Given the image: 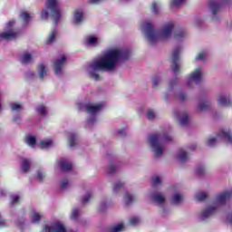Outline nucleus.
<instances>
[{
	"label": "nucleus",
	"mask_w": 232,
	"mask_h": 232,
	"mask_svg": "<svg viewBox=\"0 0 232 232\" xmlns=\"http://www.w3.org/2000/svg\"><path fill=\"white\" fill-rule=\"evenodd\" d=\"M86 46H97L99 44V39L95 36H88L85 39Z\"/></svg>",
	"instance_id": "25"
},
{
	"label": "nucleus",
	"mask_w": 232,
	"mask_h": 232,
	"mask_svg": "<svg viewBox=\"0 0 232 232\" xmlns=\"http://www.w3.org/2000/svg\"><path fill=\"white\" fill-rule=\"evenodd\" d=\"M52 146H53V140H41L38 143V148H40V150H44L46 148H52Z\"/></svg>",
	"instance_id": "26"
},
{
	"label": "nucleus",
	"mask_w": 232,
	"mask_h": 232,
	"mask_svg": "<svg viewBox=\"0 0 232 232\" xmlns=\"http://www.w3.org/2000/svg\"><path fill=\"white\" fill-rule=\"evenodd\" d=\"M93 122H95V116H92V119H89L87 121L88 126H92V124H93Z\"/></svg>",
	"instance_id": "58"
},
{
	"label": "nucleus",
	"mask_w": 232,
	"mask_h": 232,
	"mask_svg": "<svg viewBox=\"0 0 232 232\" xmlns=\"http://www.w3.org/2000/svg\"><path fill=\"white\" fill-rule=\"evenodd\" d=\"M152 184H153V186H160V184H162V178H160L159 176L153 177Z\"/></svg>",
	"instance_id": "43"
},
{
	"label": "nucleus",
	"mask_w": 232,
	"mask_h": 232,
	"mask_svg": "<svg viewBox=\"0 0 232 232\" xmlns=\"http://www.w3.org/2000/svg\"><path fill=\"white\" fill-rule=\"evenodd\" d=\"M92 192H88L86 194V196L82 198V202H88V200H90V198H92Z\"/></svg>",
	"instance_id": "57"
},
{
	"label": "nucleus",
	"mask_w": 232,
	"mask_h": 232,
	"mask_svg": "<svg viewBox=\"0 0 232 232\" xmlns=\"http://www.w3.org/2000/svg\"><path fill=\"white\" fill-rule=\"evenodd\" d=\"M55 37H57V29H53L51 31V34H49V37L46 40V44H52V43L55 41Z\"/></svg>",
	"instance_id": "30"
},
{
	"label": "nucleus",
	"mask_w": 232,
	"mask_h": 232,
	"mask_svg": "<svg viewBox=\"0 0 232 232\" xmlns=\"http://www.w3.org/2000/svg\"><path fill=\"white\" fill-rule=\"evenodd\" d=\"M202 23V18L198 16L194 17V26H198Z\"/></svg>",
	"instance_id": "52"
},
{
	"label": "nucleus",
	"mask_w": 232,
	"mask_h": 232,
	"mask_svg": "<svg viewBox=\"0 0 232 232\" xmlns=\"http://www.w3.org/2000/svg\"><path fill=\"white\" fill-rule=\"evenodd\" d=\"M208 197H209V192L199 190L195 194V200L204 202V200H207Z\"/></svg>",
	"instance_id": "21"
},
{
	"label": "nucleus",
	"mask_w": 232,
	"mask_h": 232,
	"mask_svg": "<svg viewBox=\"0 0 232 232\" xmlns=\"http://www.w3.org/2000/svg\"><path fill=\"white\" fill-rule=\"evenodd\" d=\"M117 171V166L111 164L109 166V173H115Z\"/></svg>",
	"instance_id": "56"
},
{
	"label": "nucleus",
	"mask_w": 232,
	"mask_h": 232,
	"mask_svg": "<svg viewBox=\"0 0 232 232\" xmlns=\"http://www.w3.org/2000/svg\"><path fill=\"white\" fill-rule=\"evenodd\" d=\"M20 18L24 21V23H28V21H30V19H32V15H30V14L22 11L20 13Z\"/></svg>",
	"instance_id": "35"
},
{
	"label": "nucleus",
	"mask_w": 232,
	"mask_h": 232,
	"mask_svg": "<svg viewBox=\"0 0 232 232\" xmlns=\"http://www.w3.org/2000/svg\"><path fill=\"white\" fill-rule=\"evenodd\" d=\"M227 222L232 226V206L229 207L227 212Z\"/></svg>",
	"instance_id": "44"
},
{
	"label": "nucleus",
	"mask_w": 232,
	"mask_h": 232,
	"mask_svg": "<svg viewBox=\"0 0 232 232\" xmlns=\"http://www.w3.org/2000/svg\"><path fill=\"white\" fill-rule=\"evenodd\" d=\"M25 144L30 146V148H35V144H37V140L34 136H27L24 140Z\"/></svg>",
	"instance_id": "28"
},
{
	"label": "nucleus",
	"mask_w": 232,
	"mask_h": 232,
	"mask_svg": "<svg viewBox=\"0 0 232 232\" xmlns=\"http://www.w3.org/2000/svg\"><path fill=\"white\" fill-rule=\"evenodd\" d=\"M170 140H173V137L170 136L168 131H161L157 134L150 135L147 140V144L155 157H162L164 151H166L164 144L170 142Z\"/></svg>",
	"instance_id": "3"
},
{
	"label": "nucleus",
	"mask_w": 232,
	"mask_h": 232,
	"mask_svg": "<svg viewBox=\"0 0 232 232\" xmlns=\"http://www.w3.org/2000/svg\"><path fill=\"white\" fill-rule=\"evenodd\" d=\"M43 232H72L66 230V227L60 221H54L44 226Z\"/></svg>",
	"instance_id": "10"
},
{
	"label": "nucleus",
	"mask_w": 232,
	"mask_h": 232,
	"mask_svg": "<svg viewBox=\"0 0 232 232\" xmlns=\"http://www.w3.org/2000/svg\"><path fill=\"white\" fill-rule=\"evenodd\" d=\"M92 5H99L102 0H88Z\"/></svg>",
	"instance_id": "61"
},
{
	"label": "nucleus",
	"mask_w": 232,
	"mask_h": 232,
	"mask_svg": "<svg viewBox=\"0 0 232 232\" xmlns=\"http://www.w3.org/2000/svg\"><path fill=\"white\" fill-rule=\"evenodd\" d=\"M47 8L51 10L52 19L54 24L61 20V9L59 8V0H47Z\"/></svg>",
	"instance_id": "7"
},
{
	"label": "nucleus",
	"mask_w": 232,
	"mask_h": 232,
	"mask_svg": "<svg viewBox=\"0 0 232 232\" xmlns=\"http://www.w3.org/2000/svg\"><path fill=\"white\" fill-rule=\"evenodd\" d=\"M34 76H35V74L34 72H27L28 79H32V77H34Z\"/></svg>",
	"instance_id": "63"
},
{
	"label": "nucleus",
	"mask_w": 232,
	"mask_h": 232,
	"mask_svg": "<svg viewBox=\"0 0 232 232\" xmlns=\"http://www.w3.org/2000/svg\"><path fill=\"white\" fill-rule=\"evenodd\" d=\"M19 200H20V198L17 195H14V196L11 197V204L13 206H15V204H18Z\"/></svg>",
	"instance_id": "49"
},
{
	"label": "nucleus",
	"mask_w": 232,
	"mask_h": 232,
	"mask_svg": "<svg viewBox=\"0 0 232 232\" xmlns=\"http://www.w3.org/2000/svg\"><path fill=\"white\" fill-rule=\"evenodd\" d=\"M218 104L222 108H229L232 106L231 98L229 93H221L218 97Z\"/></svg>",
	"instance_id": "13"
},
{
	"label": "nucleus",
	"mask_w": 232,
	"mask_h": 232,
	"mask_svg": "<svg viewBox=\"0 0 232 232\" xmlns=\"http://www.w3.org/2000/svg\"><path fill=\"white\" fill-rule=\"evenodd\" d=\"M202 77H204V72L201 67L196 68L192 71L186 80V86L188 90H193L195 88V84H199L202 82Z\"/></svg>",
	"instance_id": "5"
},
{
	"label": "nucleus",
	"mask_w": 232,
	"mask_h": 232,
	"mask_svg": "<svg viewBox=\"0 0 232 232\" xmlns=\"http://www.w3.org/2000/svg\"><path fill=\"white\" fill-rule=\"evenodd\" d=\"M124 229V224H118L111 229V232H122Z\"/></svg>",
	"instance_id": "45"
},
{
	"label": "nucleus",
	"mask_w": 232,
	"mask_h": 232,
	"mask_svg": "<svg viewBox=\"0 0 232 232\" xmlns=\"http://www.w3.org/2000/svg\"><path fill=\"white\" fill-rule=\"evenodd\" d=\"M218 140H227L232 144V133L231 131H224L222 130L219 134L217 135L216 138L210 137L207 140V146H215L218 142Z\"/></svg>",
	"instance_id": "9"
},
{
	"label": "nucleus",
	"mask_w": 232,
	"mask_h": 232,
	"mask_svg": "<svg viewBox=\"0 0 232 232\" xmlns=\"http://www.w3.org/2000/svg\"><path fill=\"white\" fill-rule=\"evenodd\" d=\"M14 24H15V21L14 20L7 23L5 32L0 34L1 39H5V41H14V39H17V37H19V33L13 29Z\"/></svg>",
	"instance_id": "8"
},
{
	"label": "nucleus",
	"mask_w": 232,
	"mask_h": 232,
	"mask_svg": "<svg viewBox=\"0 0 232 232\" xmlns=\"http://www.w3.org/2000/svg\"><path fill=\"white\" fill-rule=\"evenodd\" d=\"M58 166L63 171H70V169H72V164L66 160H59Z\"/></svg>",
	"instance_id": "23"
},
{
	"label": "nucleus",
	"mask_w": 232,
	"mask_h": 232,
	"mask_svg": "<svg viewBox=\"0 0 232 232\" xmlns=\"http://www.w3.org/2000/svg\"><path fill=\"white\" fill-rule=\"evenodd\" d=\"M64 64H66V56L62 55L60 58L54 61V73L56 75H61L64 71Z\"/></svg>",
	"instance_id": "12"
},
{
	"label": "nucleus",
	"mask_w": 232,
	"mask_h": 232,
	"mask_svg": "<svg viewBox=\"0 0 232 232\" xmlns=\"http://www.w3.org/2000/svg\"><path fill=\"white\" fill-rule=\"evenodd\" d=\"M177 97L179 99V101H186V99H188V95H186L184 92H179L177 94Z\"/></svg>",
	"instance_id": "54"
},
{
	"label": "nucleus",
	"mask_w": 232,
	"mask_h": 232,
	"mask_svg": "<svg viewBox=\"0 0 232 232\" xmlns=\"http://www.w3.org/2000/svg\"><path fill=\"white\" fill-rule=\"evenodd\" d=\"M188 151H186L184 149H180L177 153V159L179 160V162H184L185 160H188Z\"/></svg>",
	"instance_id": "24"
},
{
	"label": "nucleus",
	"mask_w": 232,
	"mask_h": 232,
	"mask_svg": "<svg viewBox=\"0 0 232 232\" xmlns=\"http://www.w3.org/2000/svg\"><path fill=\"white\" fill-rule=\"evenodd\" d=\"M5 226V220L0 217V227Z\"/></svg>",
	"instance_id": "64"
},
{
	"label": "nucleus",
	"mask_w": 232,
	"mask_h": 232,
	"mask_svg": "<svg viewBox=\"0 0 232 232\" xmlns=\"http://www.w3.org/2000/svg\"><path fill=\"white\" fill-rule=\"evenodd\" d=\"M130 55L127 49H108L88 65L87 73L93 81H101L99 72H115L119 64L129 59Z\"/></svg>",
	"instance_id": "1"
},
{
	"label": "nucleus",
	"mask_w": 232,
	"mask_h": 232,
	"mask_svg": "<svg viewBox=\"0 0 232 232\" xmlns=\"http://www.w3.org/2000/svg\"><path fill=\"white\" fill-rule=\"evenodd\" d=\"M231 198V193L230 192H221L218 194L214 201L210 204H208L207 207H205L198 215V220L201 222H204L205 220H208V218H211V217L217 215V212L218 211V208L220 206H224L227 200Z\"/></svg>",
	"instance_id": "4"
},
{
	"label": "nucleus",
	"mask_w": 232,
	"mask_h": 232,
	"mask_svg": "<svg viewBox=\"0 0 232 232\" xmlns=\"http://www.w3.org/2000/svg\"><path fill=\"white\" fill-rule=\"evenodd\" d=\"M36 111L39 115H46V113H48V108L44 104H41L36 108Z\"/></svg>",
	"instance_id": "32"
},
{
	"label": "nucleus",
	"mask_w": 232,
	"mask_h": 232,
	"mask_svg": "<svg viewBox=\"0 0 232 232\" xmlns=\"http://www.w3.org/2000/svg\"><path fill=\"white\" fill-rule=\"evenodd\" d=\"M137 224H140V218L137 217H133L130 218V226H137Z\"/></svg>",
	"instance_id": "46"
},
{
	"label": "nucleus",
	"mask_w": 232,
	"mask_h": 232,
	"mask_svg": "<svg viewBox=\"0 0 232 232\" xmlns=\"http://www.w3.org/2000/svg\"><path fill=\"white\" fill-rule=\"evenodd\" d=\"M12 111H21L23 110V105L19 103H11Z\"/></svg>",
	"instance_id": "41"
},
{
	"label": "nucleus",
	"mask_w": 232,
	"mask_h": 232,
	"mask_svg": "<svg viewBox=\"0 0 232 232\" xmlns=\"http://www.w3.org/2000/svg\"><path fill=\"white\" fill-rule=\"evenodd\" d=\"M21 164V170L24 173H28L30 171V169L32 168V160L28 159H22L20 161Z\"/></svg>",
	"instance_id": "19"
},
{
	"label": "nucleus",
	"mask_w": 232,
	"mask_h": 232,
	"mask_svg": "<svg viewBox=\"0 0 232 232\" xmlns=\"http://www.w3.org/2000/svg\"><path fill=\"white\" fill-rule=\"evenodd\" d=\"M188 150H189L190 151H195V150H197V144H195V143L190 144V145L188 146Z\"/></svg>",
	"instance_id": "59"
},
{
	"label": "nucleus",
	"mask_w": 232,
	"mask_h": 232,
	"mask_svg": "<svg viewBox=\"0 0 232 232\" xmlns=\"http://www.w3.org/2000/svg\"><path fill=\"white\" fill-rule=\"evenodd\" d=\"M44 177H45V175H44V171H43V169L37 170L36 179L39 182H43Z\"/></svg>",
	"instance_id": "42"
},
{
	"label": "nucleus",
	"mask_w": 232,
	"mask_h": 232,
	"mask_svg": "<svg viewBox=\"0 0 232 232\" xmlns=\"http://www.w3.org/2000/svg\"><path fill=\"white\" fill-rule=\"evenodd\" d=\"M177 84H179V80H172L169 82V91L177 90Z\"/></svg>",
	"instance_id": "47"
},
{
	"label": "nucleus",
	"mask_w": 232,
	"mask_h": 232,
	"mask_svg": "<svg viewBox=\"0 0 232 232\" xmlns=\"http://www.w3.org/2000/svg\"><path fill=\"white\" fill-rule=\"evenodd\" d=\"M123 188H124V183L117 182L113 185L112 191L113 193H119V191H121V189H122Z\"/></svg>",
	"instance_id": "39"
},
{
	"label": "nucleus",
	"mask_w": 232,
	"mask_h": 232,
	"mask_svg": "<svg viewBox=\"0 0 232 232\" xmlns=\"http://www.w3.org/2000/svg\"><path fill=\"white\" fill-rule=\"evenodd\" d=\"M133 200H135V196H133L128 192L124 195L125 204H131V202H133Z\"/></svg>",
	"instance_id": "36"
},
{
	"label": "nucleus",
	"mask_w": 232,
	"mask_h": 232,
	"mask_svg": "<svg viewBox=\"0 0 232 232\" xmlns=\"http://www.w3.org/2000/svg\"><path fill=\"white\" fill-rule=\"evenodd\" d=\"M14 121L19 124L21 122V118L19 116H16L14 118Z\"/></svg>",
	"instance_id": "62"
},
{
	"label": "nucleus",
	"mask_w": 232,
	"mask_h": 232,
	"mask_svg": "<svg viewBox=\"0 0 232 232\" xmlns=\"http://www.w3.org/2000/svg\"><path fill=\"white\" fill-rule=\"evenodd\" d=\"M184 3H186V0H171L170 7L177 8V6H180V5H184Z\"/></svg>",
	"instance_id": "38"
},
{
	"label": "nucleus",
	"mask_w": 232,
	"mask_h": 232,
	"mask_svg": "<svg viewBox=\"0 0 232 232\" xmlns=\"http://www.w3.org/2000/svg\"><path fill=\"white\" fill-rule=\"evenodd\" d=\"M211 108V100L200 101L198 104V111H208Z\"/></svg>",
	"instance_id": "17"
},
{
	"label": "nucleus",
	"mask_w": 232,
	"mask_h": 232,
	"mask_svg": "<svg viewBox=\"0 0 232 232\" xmlns=\"http://www.w3.org/2000/svg\"><path fill=\"white\" fill-rule=\"evenodd\" d=\"M37 72L41 81H43L44 77H48V67H46V65L44 63L38 65Z\"/></svg>",
	"instance_id": "20"
},
{
	"label": "nucleus",
	"mask_w": 232,
	"mask_h": 232,
	"mask_svg": "<svg viewBox=\"0 0 232 232\" xmlns=\"http://www.w3.org/2000/svg\"><path fill=\"white\" fill-rule=\"evenodd\" d=\"M147 119L149 121H155L157 119V112L153 110L147 111Z\"/></svg>",
	"instance_id": "37"
},
{
	"label": "nucleus",
	"mask_w": 232,
	"mask_h": 232,
	"mask_svg": "<svg viewBox=\"0 0 232 232\" xmlns=\"http://www.w3.org/2000/svg\"><path fill=\"white\" fill-rule=\"evenodd\" d=\"M209 8L213 14V15H217V13L218 12L220 6L215 0H210L209 2Z\"/></svg>",
	"instance_id": "29"
},
{
	"label": "nucleus",
	"mask_w": 232,
	"mask_h": 232,
	"mask_svg": "<svg viewBox=\"0 0 232 232\" xmlns=\"http://www.w3.org/2000/svg\"><path fill=\"white\" fill-rule=\"evenodd\" d=\"M32 54H30L29 53H24L20 57V63H22L23 64H28V63H32Z\"/></svg>",
	"instance_id": "27"
},
{
	"label": "nucleus",
	"mask_w": 232,
	"mask_h": 232,
	"mask_svg": "<svg viewBox=\"0 0 232 232\" xmlns=\"http://www.w3.org/2000/svg\"><path fill=\"white\" fill-rule=\"evenodd\" d=\"M173 115L174 118L177 119L178 122H179L180 126H186V124H188V112H180L179 111H174Z\"/></svg>",
	"instance_id": "14"
},
{
	"label": "nucleus",
	"mask_w": 232,
	"mask_h": 232,
	"mask_svg": "<svg viewBox=\"0 0 232 232\" xmlns=\"http://www.w3.org/2000/svg\"><path fill=\"white\" fill-rule=\"evenodd\" d=\"M68 185H69L68 179H63V180L61 182V188H62V189H66V188H68Z\"/></svg>",
	"instance_id": "55"
},
{
	"label": "nucleus",
	"mask_w": 232,
	"mask_h": 232,
	"mask_svg": "<svg viewBox=\"0 0 232 232\" xmlns=\"http://www.w3.org/2000/svg\"><path fill=\"white\" fill-rule=\"evenodd\" d=\"M196 173H197V175H204V173H206V168H204V167H198L197 169H196Z\"/></svg>",
	"instance_id": "50"
},
{
	"label": "nucleus",
	"mask_w": 232,
	"mask_h": 232,
	"mask_svg": "<svg viewBox=\"0 0 232 232\" xmlns=\"http://www.w3.org/2000/svg\"><path fill=\"white\" fill-rule=\"evenodd\" d=\"M206 59L207 54L205 52H201L196 56V61H206Z\"/></svg>",
	"instance_id": "48"
},
{
	"label": "nucleus",
	"mask_w": 232,
	"mask_h": 232,
	"mask_svg": "<svg viewBox=\"0 0 232 232\" xmlns=\"http://www.w3.org/2000/svg\"><path fill=\"white\" fill-rule=\"evenodd\" d=\"M151 12L155 15H159V14H160V5L157 2H153L151 5Z\"/></svg>",
	"instance_id": "31"
},
{
	"label": "nucleus",
	"mask_w": 232,
	"mask_h": 232,
	"mask_svg": "<svg viewBox=\"0 0 232 232\" xmlns=\"http://www.w3.org/2000/svg\"><path fill=\"white\" fill-rule=\"evenodd\" d=\"M80 215L79 209L73 208L71 214V220H79Z\"/></svg>",
	"instance_id": "40"
},
{
	"label": "nucleus",
	"mask_w": 232,
	"mask_h": 232,
	"mask_svg": "<svg viewBox=\"0 0 232 232\" xmlns=\"http://www.w3.org/2000/svg\"><path fill=\"white\" fill-rule=\"evenodd\" d=\"M140 30L144 34L150 44H156V43L168 41L171 37L173 30H175V23L168 22L160 29L154 30L153 24L146 20L140 24Z\"/></svg>",
	"instance_id": "2"
},
{
	"label": "nucleus",
	"mask_w": 232,
	"mask_h": 232,
	"mask_svg": "<svg viewBox=\"0 0 232 232\" xmlns=\"http://www.w3.org/2000/svg\"><path fill=\"white\" fill-rule=\"evenodd\" d=\"M77 144V136L75 134L69 135V146L73 148Z\"/></svg>",
	"instance_id": "34"
},
{
	"label": "nucleus",
	"mask_w": 232,
	"mask_h": 232,
	"mask_svg": "<svg viewBox=\"0 0 232 232\" xmlns=\"http://www.w3.org/2000/svg\"><path fill=\"white\" fill-rule=\"evenodd\" d=\"M106 208H108V201H106V200L102 201L100 204L101 211H104V209H106Z\"/></svg>",
	"instance_id": "53"
},
{
	"label": "nucleus",
	"mask_w": 232,
	"mask_h": 232,
	"mask_svg": "<svg viewBox=\"0 0 232 232\" xmlns=\"http://www.w3.org/2000/svg\"><path fill=\"white\" fill-rule=\"evenodd\" d=\"M180 52H182V47H176L172 53V72H174V73L180 72L181 66L179 62V55L180 54Z\"/></svg>",
	"instance_id": "11"
},
{
	"label": "nucleus",
	"mask_w": 232,
	"mask_h": 232,
	"mask_svg": "<svg viewBox=\"0 0 232 232\" xmlns=\"http://www.w3.org/2000/svg\"><path fill=\"white\" fill-rule=\"evenodd\" d=\"M186 37H188V33L184 29L178 30L174 33L175 41H184Z\"/></svg>",
	"instance_id": "22"
},
{
	"label": "nucleus",
	"mask_w": 232,
	"mask_h": 232,
	"mask_svg": "<svg viewBox=\"0 0 232 232\" xmlns=\"http://www.w3.org/2000/svg\"><path fill=\"white\" fill-rule=\"evenodd\" d=\"M32 222L34 224L41 220V214L38 212L33 211L30 215Z\"/></svg>",
	"instance_id": "33"
},
{
	"label": "nucleus",
	"mask_w": 232,
	"mask_h": 232,
	"mask_svg": "<svg viewBox=\"0 0 232 232\" xmlns=\"http://www.w3.org/2000/svg\"><path fill=\"white\" fill-rule=\"evenodd\" d=\"M160 82V78L159 77H154L152 79V86L153 88H157V86H159V83Z\"/></svg>",
	"instance_id": "51"
},
{
	"label": "nucleus",
	"mask_w": 232,
	"mask_h": 232,
	"mask_svg": "<svg viewBox=\"0 0 232 232\" xmlns=\"http://www.w3.org/2000/svg\"><path fill=\"white\" fill-rule=\"evenodd\" d=\"M41 17H42V19H48V12L43 11Z\"/></svg>",
	"instance_id": "60"
},
{
	"label": "nucleus",
	"mask_w": 232,
	"mask_h": 232,
	"mask_svg": "<svg viewBox=\"0 0 232 232\" xmlns=\"http://www.w3.org/2000/svg\"><path fill=\"white\" fill-rule=\"evenodd\" d=\"M150 198L151 200L156 204V206L160 208V211L162 217H168V215L169 214V208H168V207L166 206V196L161 192H154L151 194Z\"/></svg>",
	"instance_id": "6"
},
{
	"label": "nucleus",
	"mask_w": 232,
	"mask_h": 232,
	"mask_svg": "<svg viewBox=\"0 0 232 232\" xmlns=\"http://www.w3.org/2000/svg\"><path fill=\"white\" fill-rule=\"evenodd\" d=\"M103 106L104 105L102 103H90L85 105V110L87 113H90V115H95V113H99V111L102 110Z\"/></svg>",
	"instance_id": "15"
},
{
	"label": "nucleus",
	"mask_w": 232,
	"mask_h": 232,
	"mask_svg": "<svg viewBox=\"0 0 232 232\" xmlns=\"http://www.w3.org/2000/svg\"><path fill=\"white\" fill-rule=\"evenodd\" d=\"M82 21H84L82 9H76L73 14V24H81Z\"/></svg>",
	"instance_id": "16"
},
{
	"label": "nucleus",
	"mask_w": 232,
	"mask_h": 232,
	"mask_svg": "<svg viewBox=\"0 0 232 232\" xmlns=\"http://www.w3.org/2000/svg\"><path fill=\"white\" fill-rule=\"evenodd\" d=\"M170 202L171 204H174V206H180V204L184 202V196L179 192H176L172 195Z\"/></svg>",
	"instance_id": "18"
}]
</instances>
